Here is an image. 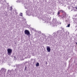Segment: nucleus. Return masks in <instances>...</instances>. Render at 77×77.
<instances>
[{
	"label": "nucleus",
	"mask_w": 77,
	"mask_h": 77,
	"mask_svg": "<svg viewBox=\"0 0 77 77\" xmlns=\"http://www.w3.org/2000/svg\"><path fill=\"white\" fill-rule=\"evenodd\" d=\"M6 70L5 69L2 68L1 70L0 71V75L2 76V75H5L6 72Z\"/></svg>",
	"instance_id": "nucleus-1"
},
{
	"label": "nucleus",
	"mask_w": 77,
	"mask_h": 77,
	"mask_svg": "<svg viewBox=\"0 0 77 77\" xmlns=\"http://www.w3.org/2000/svg\"><path fill=\"white\" fill-rule=\"evenodd\" d=\"M57 19H53L52 20V26H57Z\"/></svg>",
	"instance_id": "nucleus-2"
},
{
	"label": "nucleus",
	"mask_w": 77,
	"mask_h": 77,
	"mask_svg": "<svg viewBox=\"0 0 77 77\" xmlns=\"http://www.w3.org/2000/svg\"><path fill=\"white\" fill-rule=\"evenodd\" d=\"M12 53V50L11 49H8L7 50V54L9 56H11Z\"/></svg>",
	"instance_id": "nucleus-3"
},
{
	"label": "nucleus",
	"mask_w": 77,
	"mask_h": 77,
	"mask_svg": "<svg viewBox=\"0 0 77 77\" xmlns=\"http://www.w3.org/2000/svg\"><path fill=\"white\" fill-rule=\"evenodd\" d=\"M24 33L25 35H27V36H29V35L30 34V32H29V30L26 29L25 30Z\"/></svg>",
	"instance_id": "nucleus-4"
},
{
	"label": "nucleus",
	"mask_w": 77,
	"mask_h": 77,
	"mask_svg": "<svg viewBox=\"0 0 77 77\" xmlns=\"http://www.w3.org/2000/svg\"><path fill=\"white\" fill-rule=\"evenodd\" d=\"M57 33H58L59 36H62L63 35V32L60 31H58L57 32Z\"/></svg>",
	"instance_id": "nucleus-5"
},
{
	"label": "nucleus",
	"mask_w": 77,
	"mask_h": 77,
	"mask_svg": "<svg viewBox=\"0 0 77 77\" xmlns=\"http://www.w3.org/2000/svg\"><path fill=\"white\" fill-rule=\"evenodd\" d=\"M53 35H54V37L55 38H57V37H59V36L57 35H58V33H57H57L54 32L53 33Z\"/></svg>",
	"instance_id": "nucleus-6"
},
{
	"label": "nucleus",
	"mask_w": 77,
	"mask_h": 77,
	"mask_svg": "<svg viewBox=\"0 0 77 77\" xmlns=\"http://www.w3.org/2000/svg\"><path fill=\"white\" fill-rule=\"evenodd\" d=\"M46 49L48 52H50L51 51V48L50 46H47Z\"/></svg>",
	"instance_id": "nucleus-7"
},
{
	"label": "nucleus",
	"mask_w": 77,
	"mask_h": 77,
	"mask_svg": "<svg viewBox=\"0 0 77 77\" xmlns=\"http://www.w3.org/2000/svg\"><path fill=\"white\" fill-rule=\"evenodd\" d=\"M66 13H64L63 15V19L65 18H66Z\"/></svg>",
	"instance_id": "nucleus-8"
},
{
	"label": "nucleus",
	"mask_w": 77,
	"mask_h": 77,
	"mask_svg": "<svg viewBox=\"0 0 77 77\" xmlns=\"http://www.w3.org/2000/svg\"><path fill=\"white\" fill-rule=\"evenodd\" d=\"M30 11H26V14L28 16H30Z\"/></svg>",
	"instance_id": "nucleus-9"
},
{
	"label": "nucleus",
	"mask_w": 77,
	"mask_h": 77,
	"mask_svg": "<svg viewBox=\"0 0 77 77\" xmlns=\"http://www.w3.org/2000/svg\"><path fill=\"white\" fill-rule=\"evenodd\" d=\"M17 71H18V69L17 68L15 69L14 71V74H16V72H17Z\"/></svg>",
	"instance_id": "nucleus-10"
},
{
	"label": "nucleus",
	"mask_w": 77,
	"mask_h": 77,
	"mask_svg": "<svg viewBox=\"0 0 77 77\" xmlns=\"http://www.w3.org/2000/svg\"><path fill=\"white\" fill-rule=\"evenodd\" d=\"M7 5L8 4H7V3H6V2H5L4 5V6H5V7H7Z\"/></svg>",
	"instance_id": "nucleus-11"
},
{
	"label": "nucleus",
	"mask_w": 77,
	"mask_h": 77,
	"mask_svg": "<svg viewBox=\"0 0 77 77\" xmlns=\"http://www.w3.org/2000/svg\"><path fill=\"white\" fill-rule=\"evenodd\" d=\"M59 11L60 12H62V13H63V14L64 13H65V11L62 10H60Z\"/></svg>",
	"instance_id": "nucleus-12"
},
{
	"label": "nucleus",
	"mask_w": 77,
	"mask_h": 77,
	"mask_svg": "<svg viewBox=\"0 0 77 77\" xmlns=\"http://www.w3.org/2000/svg\"><path fill=\"white\" fill-rule=\"evenodd\" d=\"M60 11H59L58 12L57 15L58 17H59V14H60Z\"/></svg>",
	"instance_id": "nucleus-13"
},
{
	"label": "nucleus",
	"mask_w": 77,
	"mask_h": 77,
	"mask_svg": "<svg viewBox=\"0 0 77 77\" xmlns=\"http://www.w3.org/2000/svg\"><path fill=\"white\" fill-rule=\"evenodd\" d=\"M39 64L38 63L36 64V66H39Z\"/></svg>",
	"instance_id": "nucleus-14"
},
{
	"label": "nucleus",
	"mask_w": 77,
	"mask_h": 77,
	"mask_svg": "<svg viewBox=\"0 0 77 77\" xmlns=\"http://www.w3.org/2000/svg\"><path fill=\"white\" fill-rule=\"evenodd\" d=\"M5 0H0V2L2 3H3V2H5Z\"/></svg>",
	"instance_id": "nucleus-15"
},
{
	"label": "nucleus",
	"mask_w": 77,
	"mask_h": 77,
	"mask_svg": "<svg viewBox=\"0 0 77 77\" xmlns=\"http://www.w3.org/2000/svg\"><path fill=\"white\" fill-rule=\"evenodd\" d=\"M70 27V24H69L67 26H66V27Z\"/></svg>",
	"instance_id": "nucleus-16"
},
{
	"label": "nucleus",
	"mask_w": 77,
	"mask_h": 77,
	"mask_svg": "<svg viewBox=\"0 0 77 77\" xmlns=\"http://www.w3.org/2000/svg\"><path fill=\"white\" fill-rule=\"evenodd\" d=\"M20 16H21V17H22L23 16V13H21L20 14Z\"/></svg>",
	"instance_id": "nucleus-17"
},
{
	"label": "nucleus",
	"mask_w": 77,
	"mask_h": 77,
	"mask_svg": "<svg viewBox=\"0 0 77 77\" xmlns=\"http://www.w3.org/2000/svg\"><path fill=\"white\" fill-rule=\"evenodd\" d=\"M25 68L24 69L25 70H27V66H26L25 67Z\"/></svg>",
	"instance_id": "nucleus-18"
},
{
	"label": "nucleus",
	"mask_w": 77,
	"mask_h": 77,
	"mask_svg": "<svg viewBox=\"0 0 77 77\" xmlns=\"http://www.w3.org/2000/svg\"><path fill=\"white\" fill-rule=\"evenodd\" d=\"M14 60H16V57H15V56H14Z\"/></svg>",
	"instance_id": "nucleus-19"
},
{
	"label": "nucleus",
	"mask_w": 77,
	"mask_h": 77,
	"mask_svg": "<svg viewBox=\"0 0 77 77\" xmlns=\"http://www.w3.org/2000/svg\"><path fill=\"white\" fill-rule=\"evenodd\" d=\"M10 9H11L10 10H11H11H12V7H10Z\"/></svg>",
	"instance_id": "nucleus-20"
},
{
	"label": "nucleus",
	"mask_w": 77,
	"mask_h": 77,
	"mask_svg": "<svg viewBox=\"0 0 77 77\" xmlns=\"http://www.w3.org/2000/svg\"><path fill=\"white\" fill-rule=\"evenodd\" d=\"M16 66L17 68V67H19V66L18 65H16Z\"/></svg>",
	"instance_id": "nucleus-21"
},
{
	"label": "nucleus",
	"mask_w": 77,
	"mask_h": 77,
	"mask_svg": "<svg viewBox=\"0 0 77 77\" xmlns=\"http://www.w3.org/2000/svg\"><path fill=\"white\" fill-rule=\"evenodd\" d=\"M28 57L29 58H30L31 57V56H28Z\"/></svg>",
	"instance_id": "nucleus-22"
},
{
	"label": "nucleus",
	"mask_w": 77,
	"mask_h": 77,
	"mask_svg": "<svg viewBox=\"0 0 77 77\" xmlns=\"http://www.w3.org/2000/svg\"><path fill=\"white\" fill-rule=\"evenodd\" d=\"M31 61H33V59H31Z\"/></svg>",
	"instance_id": "nucleus-23"
},
{
	"label": "nucleus",
	"mask_w": 77,
	"mask_h": 77,
	"mask_svg": "<svg viewBox=\"0 0 77 77\" xmlns=\"http://www.w3.org/2000/svg\"><path fill=\"white\" fill-rule=\"evenodd\" d=\"M35 60H34V63H35Z\"/></svg>",
	"instance_id": "nucleus-24"
},
{
	"label": "nucleus",
	"mask_w": 77,
	"mask_h": 77,
	"mask_svg": "<svg viewBox=\"0 0 77 77\" xmlns=\"http://www.w3.org/2000/svg\"><path fill=\"white\" fill-rule=\"evenodd\" d=\"M23 26H24V27H26V25H23Z\"/></svg>",
	"instance_id": "nucleus-25"
},
{
	"label": "nucleus",
	"mask_w": 77,
	"mask_h": 77,
	"mask_svg": "<svg viewBox=\"0 0 77 77\" xmlns=\"http://www.w3.org/2000/svg\"><path fill=\"white\" fill-rule=\"evenodd\" d=\"M14 66V67H15V66Z\"/></svg>",
	"instance_id": "nucleus-26"
},
{
	"label": "nucleus",
	"mask_w": 77,
	"mask_h": 77,
	"mask_svg": "<svg viewBox=\"0 0 77 77\" xmlns=\"http://www.w3.org/2000/svg\"><path fill=\"white\" fill-rule=\"evenodd\" d=\"M8 71H9V70H8Z\"/></svg>",
	"instance_id": "nucleus-27"
},
{
	"label": "nucleus",
	"mask_w": 77,
	"mask_h": 77,
	"mask_svg": "<svg viewBox=\"0 0 77 77\" xmlns=\"http://www.w3.org/2000/svg\"><path fill=\"white\" fill-rule=\"evenodd\" d=\"M60 23V24H61V23Z\"/></svg>",
	"instance_id": "nucleus-28"
},
{
	"label": "nucleus",
	"mask_w": 77,
	"mask_h": 77,
	"mask_svg": "<svg viewBox=\"0 0 77 77\" xmlns=\"http://www.w3.org/2000/svg\"><path fill=\"white\" fill-rule=\"evenodd\" d=\"M33 29H32V30H33Z\"/></svg>",
	"instance_id": "nucleus-29"
}]
</instances>
